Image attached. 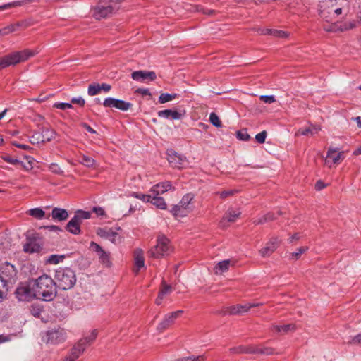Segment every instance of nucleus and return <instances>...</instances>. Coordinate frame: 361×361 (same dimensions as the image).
<instances>
[{"label": "nucleus", "instance_id": "obj_1", "mask_svg": "<svg viewBox=\"0 0 361 361\" xmlns=\"http://www.w3.org/2000/svg\"><path fill=\"white\" fill-rule=\"evenodd\" d=\"M44 274L35 279H30L21 283L15 291L16 297L19 301H30L33 298L39 299L40 296L45 297V290H42V281Z\"/></svg>", "mask_w": 361, "mask_h": 361}, {"label": "nucleus", "instance_id": "obj_2", "mask_svg": "<svg viewBox=\"0 0 361 361\" xmlns=\"http://www.w3.org/2000/svg\"><path fill=\"white\" fill-rule=\"evenodd\" d=\"M124 0H100L93 8L92 16L97 20L109 18L120 8Z\"/></svg>", "mask_w": 361, "mask_h": 361}, {"label": "nucleus", "instance_id": "obj_3", "mask_svg": "<svg viewBox=\"0 0 361 361\" xmlns=\"http://www.w3.org/2000/svg\"><path fill=\"white\" fill-rule=\"evenodd\" d=\"M55 279L57 281L58 287L64 290L72 288L77 281L75 271L69 267L57 269L55 274Z\"/></svg>", "mask_w": 361, "mask_h": 361}, {"label": "nucleus", "instance_id": "obj_4", "mask_svg": "<svg viewBox=\"0 0 361 361\" xmlns=\"http://www.w3.org/2000/svg\"><path fill=\"white\" fill-rule=\"evenodd\" d=\"M0 280L7 285V287H12L17 280V270L14 265L8 262L0 265Z\"/></svg>", "mask_w": 361, "mask_h": 361}, {"label": "nucleus", "instance_id": "obj_5", "mask_svg": "<svg viewBox=\"0 0 361 361\" xmlns=\"http://www.w3.org/2000/svg\"><path fill=\"white\" fill-rule=\"evenodd\" d=\"M31 53L28 50L13 52L0 58V69L4 68L9 66L16 65L20 62L27 60Z\"/></svg>", "mask_w": 361, "mask_h": 361}, {"label": "nucleus", "instance_id": "obj_6", "mask_svg": "<svg viewBox=\"0 0 361 361\" xmlns=\"http://www.w3.org/2000/svg\"><path fill=\"white\" fill-rule=\"evenodd\" d=\"M44 244L43 236L40 233H29L27 235V243L23 246L25 252H39Z\"/></svg>", "mask_w": 361, "mask_h": 361}, {"label": "nucleus", "instance_id": "obj_7", "mask_svg": "<svg viewBox=\"0 0 361 361\" xmlns=\"http://www.w3.org/2000/svg\"><path fill=\"white\" fill-rule=\"evenodd\" d=\"M194 199V195L192 193H188L185 195L178 204L173 205L170 212L175 217H183L187 215L188 205L191 201Z\"/></svg>", "mask_w": 361, "mask_h": 361}, {"label": "nucleus", "instance_id": "obj_8", "mask_svg": "<svg viewBox=\"0 0 361 361\" xmlns=\"http://www.w3.org/2000/svg\"><path fill=\"white\" fill-rule=\"evenodd\" d=\"M170 250L169 240L161 236L158 238L156 246L149 251V255L154 258H159L165 255H168Z\"/></svg>", "mask_w": 361, "mask_h": 361}, {"label": "nucleus", "instance_id": "obj_9", "mask_svg": "<svg viewBox=\"0 0 361 361\" xmlns=\"http://www.w3.org/2000/svg\"><path fill=\"white\" fill-rule=\"evenodd\" d=\"M47 343L59 345L63 343L67 339L66 331L61 327L47 331Z\"/></svg>", "mask_w": 361, "mask_h": 361}, {"label": "nucleus", "instance_id": "obj_10", "mask_svg": "<svg viewBox=\"0 0 361 361\" xmlns=\"http://www.w3.org/2000/svg\"><path fill=\"white\" fill-rule=\"evenodd\" d=\"M258 305L255 304H246L244 305H237L231 307H223L221 310L218 312V314H221L222 316H230L237 314H241L247 312L251 308L255 307Z\"/></svg>", "mask_w": 361, "mask_h": 361}, {"label": "nucleus", "instance_id": "obj_11", "mask_svg": "<svg viewBox=\"0 0 361 361\" xmlns=\"http://www.w3.org/2000/svg\"><path fill=\"white\" fill-rule=\"evenodd\" d=\"M97 234L102 238H105L114 244H118L121 242V238L113 228H98Z\"/></svg>", "mask_w": 361, "mask_h": 361}, {"label": "nucleus", "instance_id": "obj_12", "mask_svg": "<svg viewBox=\"0 0 361 361\" xmlns=\"http://www.w3.org/2000/svg\"><path fill=\"white\" fill-rule=\"evenodd\" d=\"M131 78L135 81L148 82L154 81L157 79V75L154 71H135L131 73Z\"/></svg>", "mask_w": 361, "mask_h": 361}, {"label": "nucleus", "instance_id": "obj_13", "mask_svg": "<svg viewBox=\"0 0 361 361\" xmlns=\"http://www.w3.org/2000/svg\"><path fill=\"white\" fill-rule=\"evenodd\" d=\"M85 350V345L81 341H78L71 348L68 353L65 357L63 361H75Z\"/></svg>", "mask_w": 361, "mask_h": 361}, {"label": "nucleus", "instance_id": "obj_14", "mask_svg": "<svg viewBox=\"0 0 361 361\" xmlns=\"http://www.w3.org/2000/svg\"><path fill=\"white\" fill-rule=\"evenodd\" d=\"M68 216L69 214L66 209L54 207L50 214L48 216H47V219L51 217V219L54 222H61L66 221Z\"/></svg>", "mask_w": 361, "mask_h": 361}, {"label": "nucleus", "instance_id": "obj_15", "mask_svg": "<svg viewBox=\"0 0 361 361\" xmlns=\"http://www.w3.org/2000/svg\"><path fill=\"white\" fill-rule=\"evenodd\" d=\"M280 241L277 238H272L267 243L266 245L259 250L262 257H267L270 256L278 247Z\"/></svg>", "mask_w": 361, "mask_h": 361}, {"label": "nucleus", "instance_id": "obj_16", "mask_svg": "<svg viewBox=\"0 0 361 361\" xmlns=\"http://www.w3.org/2000/svg\"><path fill=\"white\" fill-rule=\"evenodd\" d=\"M184 114L185 113H181L180 111L173 109L161 110L157 113L159 117L173 120L181 119L183 117Z\"/></svg>", "mask_w": 361, "mask_h": 361}, {"label": "nucleus", "instance_id": "obj_17", "mask_svg": "<svg viewBox=\"0 0 361 361\" xmlns=\"http://www.w3.org/2000/svg\"><path fill=\"white\" fill-rule=\"evenodd\" d=\"M58 284L47 275V302L52 300L56 295Z\"/></svg>", "mask_w": 361, "mask_h": 361}, {"label": "nucleus", "instance_id": "obj_18", "mask_svg": "<svg viewBox=\"0 0 361 361\" xmlns=\"http://www.w3.org/2000/svg\"><path fill=\"white\" fill-rule=\"evenodd\" d=\"M172 188V185L169 181L159 183L154 185L149 190L153 195H160Z\"/></svg>", "mask_w": 361, "mask_h": 361}, {"label": "nucleus", "instance_id": "obj_19", "mask_svg": "<svg viewBox=\"0 0 361 361\" xmlns=\"http://www.w3.org/2000/svg\"><path fill=\"white\" fill-rule=\"evenodd\" d=\"M241 212L239 209L234 210L229 209L224 214L220 224L222 226H225V222H234L237 218L240 215Z\"/></svg>", "mask_w": 361, "mask_h": 361}, {"label": "nucleus", "instance_id": "obj_20", "mask_svg": "<svg viewBox=\"0 0 361 361\" xmlns=\"http://www.w3.org/2000/svg\"><path fill=\"white\" fill-rule=\"evenodd\" d=\"M355 27V22H349V23H344L341 25L338 24H333L328 27H325L324 30L327 32H334V31H344L353 29Z\"/></svg>", "mask_w": 361, "mask_h": 361}, {"label": "nucleus", "instance_id": "obj_21", "mask_svg": "<svg viewBox=\"0 0 361 361\" xmlns=\"http://www.w3.org/2000/svg\"><path fill=\"white\" fill-rule=\"evenodd\" d=\"M338 150L329 148L327 152L326 164H329V159L332 160L333 164H337L341 159H343V152H338Z\"/></svg>", "mask_w": 361, "mask_h": 361}, {"label": "nucleus", "instance_id": "obj_22", "mask_svg": "<svg viewBox=\"0 0 361 361\" xmlns=\"http://www.w3.org/2000/svg\"><path fill=\"white\" fill-rule=\"evenodd\" d=\"M44 301H45L44 297L40 296L39 299H37L35 302L32 304L31 313L32 316H39L44 311Z\"/></svg>", "mask_w": 361, "mask_h": 361}, {"label": "nucleus", "instance_id": "obj_23", "mask_svg": "<svg viewBox=\"0 0 361 361\" xmlns=\"http://www.w3.org/2000/svg\"><path fill=\"white\" fill-rule=\"evenodd\" d=\"M65 229L73 235H79L81 233L80 226L73 218L68 222Z\"/></svg>", "mask_w": 361, "mask_h": 361}, {"label": "nucleus", "instance_id": "obj_24", "mask_svg": "<svg viewBox=\"0 0 361 361\" xmlns=\"http://www.w3.org/2000/svg\"><path fill=\"white\" fill-rule=\"evenodd\" d=\"M97 336V330L93 329L88 336H83V338H80L78 341H81L86 349L87 347L90 345L95 341Z\"/></svg>", "mask_w": 361, "mask_h": 361}, {"label": "nucleus", "instance_id": "obj_25", "mask_svg": "<svg viewBox=\"0 0 361 361\" xmlns=\"http://www.w3.org/2000/svg\"><path fill=\"white\" fill-rule=\"evenodd\" d=\"M320 130V128L317 126H313L312 127H309L306 128H300L297 133L296 135H314V134H317Z\"/></svg>", "mask_w": 361, "mask_h": 361}, {"label": "nucleus", "instance_id": "obj_26", "mask_svg": "<svg viewBox=\"0 0 361 361\" xmlns=\"http://www.w3.org/2000/svg\"><path fill=\"white\" fill-rule=\"evenodd\" d=\"M167 154L169 156V161L170 163H174L176 166L182 164V161H183L182 156L174 150L171 149L168 150Z\"/></svg>", "mask_w": 361, "mask_h": 361}, {"label": "nucleus", "instance_id": "obj_27", "mask_svg": "<svg viewBox=\"0 0 361 361\" xmlns=\"http://www.w3.org/2000/svg\"><path fill=\"white\" fill-rule=\"evenodd\" d=\"M99 262L106 267H110L112 265L111 258H110V252L102 250L101 252L97 255Z\"/></svg>", "mask_w": 361, "mask_h": 361}, {"label": "nucleus", "instance_id": "obj_28", "mask_svg": "<svg viewBox=\"0 0 361 361\" xmlns=\"http://www.w3.org/2000/svg\"><path fill=\"white\" fill-rule=\"evenodd\" d=\"M262 34L269 35L279 38H286L288 37V34L285 31L272 29H264L262 30Z\"/></svg>", "mask_w": 361, "mask_h": 361}, {"label": "nucleus", "instance_id": "obj_29", "mask_svg": "<svg viewBox=\"0 0 361 361\" xmlns=\"http://www.w3.org/2000/svg\"><path fill=\"white\" fill-rule=\"evenodd\" d=\"M150 203L153 204L156 207L160 209H166V204L163 197L159 195H152V201Z\"/></svg>", "mask_w": 361, "mask_h": 361}, {"label": "nucleus", "instance_id": "obj_30", "mask_svg": "<svg viewBox=\"0 0 361 361\" xmlns=\"http://www.w3.org/2000/svg\"><path fill=\"white\" fill-rule=\"evenodd\" d=\"M135 264L137 268L136 272L145 267V258L142 250H137L135 257Z\"/></svg>", "mask_w": 361, "mask_h": 361}, {"label": "nucleus", "instance_id": "obj_31", "mask_svg": "<svg viewBox=\"0 0 361 361\" xmlns=\"http://www.w3.org/2000/svg\"><path fill=\"white\" fill-rule=\"evenodd\" d=\"M80 157V159L79 160V162L81 164H82L88 168L94 166V165L96 164V161L93 158L88 157L84 154H82Z\"/></svg>", "mask_w": 361, "mask_h": 361}, {"label": "nucleus", "instance_id": "obj_32", "mask_svg": "<svg viewBox=\"0 0 361 361\" xmlns=\"http://www.w3.org/2000/svg\"><path fill=\"white\" fill-rule=\"evenodd\" d=\"M27 214L37 219H42L45 216V212L41 208H33L29 209L27 212Z\"/></svg>", "mask_w": 361, "mask_h": 361}, {"label": "nucleus", "instance_id": "obj_33", "mask_svg": "<svg viewBox=\"0 0 361 361\" xmlns=\"http://www.w3.org/2000/svg\"><path fill=\"white\" fill-rule=\"evenodd\" d=\"M274 329L279 333H288V331H294L295 326L293 324L276 325L274 326Z\"/></svg>", "mask_w": 361, "mask_h": 361}, {"label": "nucleus", "instance_id": "obj_34", "mask_svg": "<svg viewBox=\"0 0 361 361\" xmlns=\"http://www.w3.org/2000/svg\"><path fill=\"white\" fill-rule=\"evenodd\" d=\"M152 195H153L152 193L145 195L137 192H132L128 196L141 200L145 202H150L152 201Z\"/></svg>", "mask_w": 361, "mask_h": 361}, {"label": "nucleus", "instance_id": "obj_35", "mask_svg": "<svg viewBox=\"0 0 361 361\" xmlns=\"http://www.w3.org/2000/svg\"><path fill=\"white\" fill-rule=\"evenodd\" d=\"M66 259L65 255H51L47 258V264H57Z\"/></svg>", "mask_w": 361, "mask_h": 361}, {"label": "nucleus", "instance_id": "obj_36", "mask_svg": "<svg viewBox=\"0 0 361 361\" xmlns=\"http://www.w3.org/2000/svg\"><path fill=\"white\" fill-rule=\"evenodd\" d=\"M174 322V317H165L157 326V329L162 331Z\"/></svg>", "mask_w": 361, "mask_h": 361}, {"label": "nucleus", "instance_id": "obj_37", "mask_svg": "<svg viewBox=\"0 0 361 361\" xmlns=\"http://www.w3.org/2000/svg\"><path fill=\"white\" fill-rule=\"evenodd\" d=\"M231 261L229 259L223 260L219 262L215 267V272L218 274V271L221 273L224 272L228 269Z\"/></svg>", "mask_w": 361, "mask_h": 361}, {"label": "nucleus", "instance_id": "obj_38", "mask_svg": "<svg viewBox=\"0 0 361 361\" xmlns=\"http://www.w3.org/2000/svg\"><path fill=\"white\" fill-rule=\"evenodd\" d=\"M177 97L176 94L161 93L159 97V102L160 104H165L171 101Z\"/></svg>", "mask_w": 361, "mask_h": 361}, {"label": "nucleus", "instance_id": "obj_39", "mask_svg": "<svg viewBox=\"0 0 361 361\" xmlns=\"http://www.w3.org/2000/svg\"><path fill=\"white\" fill-rule=\"evenodd\" d=\"M18 27H19V24L15 23L9 25L2 29H0V34L1 35H8L9 33L16 31L18 30Z\"/></svg>", "mask_w": 361, "mask_h": 361}, {"label": "nucleus", "instance_id": "obj_40", "mask_svg": "<svg viewBox=\"0 0 361 361\" xmlns=\"http://www.w3.org/2000/svg\"><path fill=\"white\" fill-rule=\"evenodd\" d=\"M118 99L113 97H107L104 100L102 104L105 107L117 109Z\"/></svg>", "mask_w": 361, "mask_h": 361}, {"label": "nucleus", "instance_id": "obj_41", "mask_svg": "<svg viewBox=\"0 0 361 361\" xmlns=\"http://www.w3.org/2000/svg\"><path fill=\"white\" fill-rule=\"evenodd\" d=\"M209 119L210 123L214 126H215L216 128L221 127V126H222L221 121H220L218 115L216 113L212 112L209 115Z\"/></svg>", "mask_w": 361, "mask_h": 361}, {"label": "nucleus", "instance_id": "obj_42", "mask_svg": "<svg viewBox=\"0 0 361 361\" xmlns=\"http://www.w3.org/2000/svg\"><path fill=\"white\" fill-rule=\"evenodd\" d=\"M133 104L122 99H118L117 109L126 111L132 107Z\"/></svg>", "mask_w": 361, "mask_h": 361}, {"label": "nucleus", "instance_id": "obj_43", "mask_svg": "<svg viewBox=\"0 0 361 361\" xmlns=\"http://www.w3.org/2000/svg\"><path fill=\"white\" fill-rule=\"evenodd\" d=\"M100 92L99 84L92 83L88 87L87 93L90 96H94Z\"/></svg>", "mask_w": 361, "mask_h": 361}, {"label": "nucleus", "instance_id": "obj_44", "mask_svg": "<svg viewBox=\"0 0 361 361\" xmlns=\"http://www.w3.org/2000/svg\"><path fill=\"white\" fill-rule=\"evenodd\" d=\"M32 144L39 145L44 142V136L40 133H35L30 137Z\"/></svg>", "mask_w": 361, "mask_h": 361}, {"label": "nucleus", "instance_id": "obj_45", "mask_svg": "<svg viewBox=\"0 0 361 361\" xmlns=\"http://www.w3.org/2000/svg\"><path fill=\"white\" fill-rule=\"evenodd\" d=\"M236 137L238 140L243 141H248L250 139V135L246 129H242L236 132Z\"/></svg>", "mask_w": 361, "mask_h": 361}, {"label": "nucleus", "instance_id": "obj_46", "mask_svg": "<svg viewBox=\"0 0 361 361\" xmlns=\"http://www.w3.org/2000/svg\"><path fill=\"white\" fill-rule=\"evenodd\" d=\"M75 215L78 216V218L82 220L89 219L91 217V213L88 211H84L82 209H78L75 211Z\"/></svg>", "mask_w": 361, "mask_h": 361}, {"label": "nucleus", "instance_id": "obj_47", "mask_svg": "<svg viewBox=\"0 0 361 361\" xmlns=\"http://www.w3.org/2000/svg\"><path fill=\"white\" fill-rule=\"evenodd\" d=\"M3 159L13 165H20L24 166L23 162L18 159L11 157L10 156H5L3 157Z\"/></svg>", "mask_w": 361, "mask_h": 361}, {"label": "nucleus", "instance_id": "obj_48", "mask_svg": "<svg viewBox=\"0 0 361 361\" xmlns=\"http://www.w3.org/2000/svg\"><path fill=\"white\" fill-rule=\"evenodd\" d=\"M282 212L280 209H278L276 212H268L265 214L267 221L275 220L278 218V216L282 215Z\"/></svg>", "mask_w": 361, "mask_h": 361}, {"label": "nucleus", "instance_id": "obj_49", "mask_svg": "<svg viewBox=\"0 0 361 361\" xmlns=\"http://www.w3.org/2000/svg\"><path fill=\"white\" fill-rule=\"evenodd\" d=\"M53 107L59 109L61 110H65L67 109H72L73 106L71 103L66 102H56L53 104Z\"/></svg>", "mask_w": 361, "mask_h": 361}, {"label": "nucleus", "instance_id": "obj_50", "mask_svg": "<svg viewBox=\"0 0 361 361\" xmlns=\"http://www.w3.org/2000/svg\"><path fill=\"white\" fill-rule=\"evenodd\" d=\"M10 288L7 287V285L4 283L1 280H0V299L4 298L7 292Z\"/></svg>", "mask_w": 361, "mask_h": 361}, {"label": "nucleus", "instance_id": "obj_51", "mask_svg": "<svg viewBox=\"0 0 361 361\" xmlns=\"http://www.w3.org/2000/svg\"><path fill=\"white\" fill-rule=\"evenodd\" d=\"M230 352L234 354H245V345H238L230 348Z\"/></svg>", "mask_w": 361, "mask_h": 361}, {"label": "nucleus", "instance_id": "obj_52", "mask_svg": "<svg viewBox=\"0 0 361 361\" xmlns=\"http://www.w3.org/2000/svg\"><path fill=\"white\" fill-rule=\"evenodd\" d=\"M267 135V131L263 130L261 133L256 135L255 139L258 143L263 144L265 142Z\"/></svg>", "mask_w": 361, "mask_h": 361}, {"label": "nucleus", "instance_id": "obj_53", "mask_svg": "<svg viewBox=\"0 0 361 361\" xmlns=\"http://www.w3.org/2000/svg\"><path fill=\"white\" fill-rule=\"evenodd\" d=\"M56 133L53 129L49 130L47 128V142L56 140Z\"/></svg>", "mask_w": 361, "mask_h": 361}, {"label": "nucleus", "instance_id": "obj_54", "mask_svg": "<svg viewBox=\"0 0 361 361\" xmlns=\"http://www.w3.org/2000/svg\"><path fill=\"white\" fill-rule=\"evenodd\" d=\"M259 351H258V354L262 355H271L274 353V350L272 348L269 347H264L262 348H259Z\"/></svg>", "mask_w": 361, "mask_h": 361}, {"label": "nucleus", "instance_id": "obj_55", "mask_svg": "<svg viewBox=\"0 0 361 361\" xmlns=\"http://www.w3.org/2000/svg\"><path fill=\"white\" fill-rule=\"evenodd\" d=\"M171 290V286L170 285H168L165 283L164 281L161 283V289L160 290L159 293H161V295H165L166 294L169 293Z\"/></svg>", "mask_w": 361, "mask_h": 361}, {"label": "nucleus", "instance_id": "obj_56", "mask_svg": "<svg viewBox=\"0 0 361 361\" xmlns=\"http://www.w3.org/2000/svg\"><path fill=\"white\" fill-rule=\"evenodd\" d=\"M307 250V247H300L296 250L295 252H293L292 257H294L295 259H298L302 253H304Z\"/></svg>", "mask_w": 361, "mask_h": 361}, {"label": "nucleus", "instance_id": "obj_57", "mask_svg": "<svg viewBox=\"0 0 361 361\" xmlns=\"http://www.w3.org/2000/svg\"><path fill=\"white\" fill-rule=\"evenodd\" d=\"M260 100L264 103L271 104L276 101V99L273 95H262L260 96Z\"/></svg>", "mask_w": 361, "mask_h": 361}, {"label": "nucleus", "instance_id": "obj_58", "mask_svg": "<svg viewBox=\"0 0 361 361\" xmlns=\"http://www.w3.org/2000/svg\"><path fill=\"white\" fill-rule=\"evenodd\" d=\"M259 348L255 345H245V354L258 353Z\"/></svg>", "mask_w": 361, "mask_h": 361}, {"label": "nucleus", "instance_id": "obj_59", "mask_svg": "<svg viewBox=\"0 0 361 361\" xmlns=\"http://www.w3.org/2000/svg\"><path fill=\"white\" fill-rule=\"evenodd\" d=\"M90 248L93 252H95L97 255H98L99 252H102V250H104L99 244L93 241L90 243Z\"/></svg>", "mask_w": 361, "mask_h": 361}, {"label": "nucleus", "instance_id": "obj_60", "mask_svg": "<svg viewBox=\"0 0 361 361\" xmlns=\"http://www.w3.org/2000/svg\"><path fill=\"white\" fill-rule=\"evenodd\" d=\"M135 93L140 94L142 96H149V99L152 97V94L147 88H138L135 90Z\"/></svg>", "mask_w": 361, "mask_h": 361}, {"label": "nucleus", "instance_id": "obj_61", "mask_svg": "<svg viewBox=\"0 0 361 361\" xmlns=\"http://www.w3.org/2000/svg\"><path fill=\"white\" fill-rule=\"evenodd\" d=\"M238 191L235 190H224L222 191L220 193V197L223 199L226 198L227 197L233 195L235 192Z\"/></svg>", "mask_w": 361, "mask_h": 361}, {"label": "nucleus", "instance_id": "obj_62", "mask_svg": "<svg viewBox=\"0 0 361 361\" xmlns=\"http://www.w3.org/2000/svg\"><path fill=\"white\" fill-rule=\"evenodd\" d=\"M71 103H72V104H78V105H79V106H83L85 105V99H84L82 97H78V98H76V97H73V98H72V99H71Z\"/></svg>", "mask_w": 361, "mask_h": 361}, {"label": "nucleus", "instance_id": "obj_63", "mask_svg": "<svg viewBox=\"0 0 361 361\" xmlns=\"http://www.w3.org/2000/svg\"><path fill=\"white\" fill-rule=\"evenodd\" d=\"M206 359V357L204 355H198V356H189L187 357L188 361H204Z\"/></svg>", "mask_w": 361, "mask_h": 361}, {"label": "nucleus", "instance_id": "obj_64", "mask_svg": "<svg viewBox=\"0 0 361 361\" xmlns=\"http://www.w3.org/2000/svg\"><path fill=\"white\" fill-rule=\"evenodd\" d=\"M92 211L97 215V216H104L105 215V211L103 208L100 207H94L92 209Z\"/></svg>", "mask_w": 361, "mask_h": 361}]
</instances>
